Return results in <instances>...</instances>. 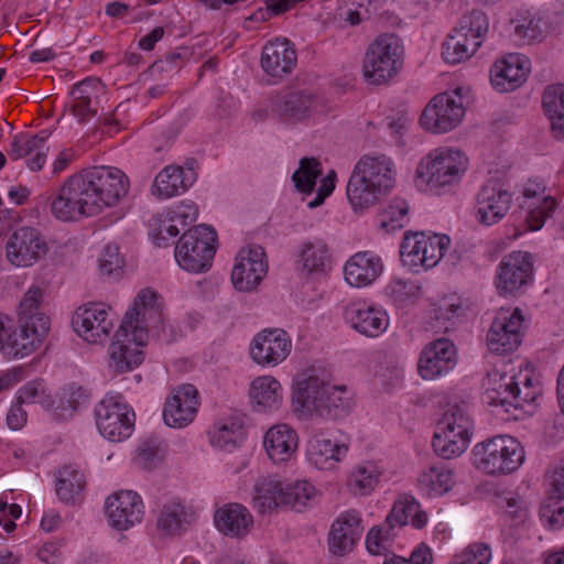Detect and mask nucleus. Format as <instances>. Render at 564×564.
Masks as SVG:
<instances>
[{"label":"nucleus","mask_w":564,"mask_h":564,"mask_svg":"<svg viewBox=\"0 0 564 564\" xmlns=\"http://www.w3.org/2000/svg\"><path fill=\"white\" fill-rule=\"evenodd\" d=\"M500 322L496 329V417L503 421L519 420L525 404L535 401L539 388L531 377L520 369V365L511 355L522 341L524 316L522 310L516 307L511 313L501 307L496 313Z\"/></svg>","instance_id":"obj_1"},{"label":"nucleus","mask_w":564,"mask_h":564,"mask_svg":"<svg viewBox=\"0 0 564 564\" xmlns=\"http://www.w3.org/2000/svg\"><path fill=\"white\" fill-rule=\"evenodd\" d=\"M355 403V391L350 387L311 372L297 375L292 384L291 406L300 419L319 415L339 420L352 411Z\"/></svg>","instance_id":"obj_2"},{"label":"nucleus","mask_w":564,"mask_h":564,"mask_svg":"<svg viewBox=\"0 0 564 564\" xmlns=\"http://www.w3.org/2000/svg\"><path fill=\"white\" fill-rule=\"evenodd\" d=\"M469 169L467 153L458 147L432 149L417 163L414 185L422 193L441 194L457 186Z\"/></svg>","instance_id":"obj_3"},{"label":"nucleus","mask_w":564,"mask_h":564,"mask_svg":"<svg viewBox=\"0 0 564 564\" xmlns=\"http://www.w3.org/2000/svg\"><path fill=\"white\" fill-rule=\"evenodd\" d=\"M405 63L403 40L394 33H382L367 46L361 75L370 86H387L402 73Z\"/></svg>","instance_id":"obj_4"},{"label":"nucleus","mask_w":564,"mask_h":564,"mask_svg":"<svg viewBox=\"0 0 564 564\" xmlns=\"http://www.w3.org/2000/svg\"><path fill=\"white\" fill-rule=\"evenodd\" d=\"M95 216L119 206L128 196L130 180L115 166H94L77 172Z\"/></svg>","instance_id":"obj_5"},{"label":"nucleus","mask_w":564,"mask_h":564,"mask_svg":"<svg viewBox=\"0 0 564 564\" xmlns=\"http://www.w3.org/2000/svg\"><path fill=\"white\" fill-rule=\"evenodd\" d=\"M44 294V288L33 283L17 307V324L13 323V333L28 356L42 347L51 329L50 317L40 311Z\"/></svg>","instance_id":"obj_6"},{"label":"nucleus","mask_w":564,"mask_h":564,"mask_svg":"<svg viewBox=\"0 0 564 564\" xmlns=\"http://www.w3.org/2000/svg\"><path fill=\"white\" fill-rule=\"evenodd\" d=\"M470 97V88L467 86H457L436 94L421 113V127L433 134H444L457 129L466 116Z\"/></svg>","instance_id":"obj_7"},{"label":"nucleus","mask_w":564,"mask_h":564,"mask_svg":"<svg viewBox=\"0 0 564 564\" xmlns=\"http://www.w3.org/2000/svg\"><path fill=\"white\" fill-rule=\"evenodd\" d=\"M473 435L474 425L469 415L463 409L453 406L436 421L431 445L438 457L454 459L467 451Z\"/></svg>","instance_id":"obj_8"},{"label":"nucleus","mask_w":564,"mask_h":564,"mask_svg":"<svg viewBox=\"0 0 564 564\" xmlns=\"http://www.w3.org/2000/svg\"><path fill=\"white\" fill-rule=\"evenodd\" d=\"M489 29L487 15L474 10L462 17L442 45L445 63L456 65L469 59L481 46Z\"/></svg>","instance_id":"obj_9"},{"label":"nucleus","mask_w":564,"mask_h":564,"mask_svg":"<svg viewBox=\"0 0 564 564\" xmlns=\"http://www.w3.org/2000/svg\"><path fill=\"white\" fill-rule=\"evenodd\" d=\"M274 117L289 127H310L327 116L325 101L310 90L280 93L273 101Z\"/></svg>","instance_id":"obj_10"},{"label":"nucleus","mask_w":564,"mask_h":564,"mask_svg":"<svg viewBox=\"0 0 564 564\" xmlns=\"http://www.w3.org/2000/svg\"><path fill=\"white\" fill-rule=\"evenodd\" d=\"M351 444V436L341 430L317 431L305 443V462L318 471H337L347 459Z\"/></svg>","instance_id":"obj_11"},{"label":"nucleus","mask_w":564,"mask_h":564,"mask_svg":"<svg viewBox=\"0 0 564 564\" xmlns=\"http://www.w3.org/2000/svg\"><path fill=\"white\" fill-rule=\"evenodd\" d=\"M216 250L215 229L198 225L183 234L175 246L174 257L181 269L191 273H203L210 269Z\"/></svg>","instance_id":"obj_12"},{"label":"nucleus","mask_w":564,"mask_h":564,"mask_svg":"<svg viewBox=\"0 0 564 564\" xmlns=\"http://www.w3.org/2000/svg\"><path fill=\"white\" fill-rule=\"evenodd\" d=\"M449 245L446 235L406 232L400 247L402 264L414 273L427 271L441 261Z\"/></svg>","instance_id":"obj_13"},{"label":"nucleus","mask_w":564,"mask_h":564,"mask_svg":"<svg viewBox=\"0 0 564 564\" xmlns=\"http://www.w3.org/2000/svg\"><path fill=\"white\" fill-rule=\"evenodd\" d=\"M129 322L120 323L107 348V362L115 375L137 369L144 360L148 333L129 328Z\"/></svg>","instance_id":"obj_14"},{"label":"nucleus","mask_w":564,"mask_h":564,"mask_svg":"<svg viewBox=\"0 0 564 564\" xmlns=\"http://www.w3.org/2000/svg\"><path fill=\"white\" fill-rule=\"evenodd\" d=\"M115 326L112 310L102 302L82 304L72 315L73 330L88 345L102 346L116 332Z\"/></svg>","instance_id":"obj_15"},{"label":"nucleus","mask_w":564,"mask_h":564,"mask_svg":"<svg viewBox=\"0 0 564 564\" xmlns=\"http://www.w3.org/2000/svg\"><path fill=\"white\" fill-rule=\"evenodd\" d=\"M96 426L110 442H123L134 430V412L120 394H107L95 408Z\"/></svg>","instance_id":"obj_16"},{"label":"nucleus","mask_w":564,"mask_h":564,"mask_svg":"<svg viewBox=\"0 0 564 564\" xmlns=\"http://www.w3.org/2000/svg\"><path fill=\"white\" fill-rule=\"evenodd\" d=\"M48 250V243L42 232L30 226H22L12 231L4 243L6 260L15 269L32 268L46 257Z\"/></svg>","instance_id":"obj_17"},{"label":"nucleus","mask_w":564,"mask_h":564,"mask_svg":"<svg viewBox=\"0 0 564 564\" xmlns=\"http://www.w3.org/2000/svg\"><path fill=\"white\" fill-rule=\"evenodd\" d=\"M77 173L68 176L51 197L50 210L54 218L64 223L78 221L95 217L93 208L85 196Z\"/></svg>","instance_id":"obj_18"},{"label":"nucleus","mask_w":564,"mask_h":564,"mask_svg":"<svg viewBox=\"0 0 564 564\" xmlns=\"http://www.w3.org/2000/svg\"><path fill=\"white\" fill-rule=\"evenodd\" d=\"M292 338L282 328H264L249 344L250 359L261 368H274L283 364L292 351Z\"/></svg>","instance_id":"obj_19"},{"label":"nucleus","mask_w":564,"mask_h":564,"mask_svg":"<svg viewBox=\"0 0 564 564\" xmlns=\"http://www.w3.org/2000/svg\"><path fill=\"white\" fill-rule=\"evenodd\" d=\"M533 273L531 254L525 251H513L500 261L496 288L502 295L518 297L533 282Z\"/></svg>","instance_id":"obj_20"},{"label":"nucleus","mask_w":564,"mask_h":564,"mask_svg":"<svg viewBox=\"0 0 564 564\" xmlns=\"http://www.w3.org/2000/svg\"><path fill=\"white\" fill-rule=\"evenodd\" d=\"M145 507L142 497L133 490L121 489L105 501V516L109 527L128 531L143 521Z\"/></svg>","instance_id":"obj_21"},{"label":"nucleus","mask_w":564,"mask_h":564,"mask_svg":"<svg viewBox=\"0 0 564 564\" xmlns=\"http://www.w3.org/2000/svg\"><path fill=\"white\" fill-rule=\"evenodd\" d=\"M299 447V433L289 423H274L263 433L262 449L267 458L275 466H284L294 460Z\"/></svg>","instance_id":"obj_22"},{"label":"nucleus","mask_w":564,"mask_h":564,"mask_svg":"<svg viewBox=\"0 0 564 564\" xmlns=\"http://www.w3.org/2000/svg\"><path fill=\"white\" fill-rule=\"evenodd\" d=\"M268 272L264 249L260 246L242 248L231 272V282L236 290L249 292L260 284Z\"/></svg>","instance_id":"obj_23"},{"label":"nucleus","mask_w":564,"mask_h":564,"mask_svg":"<svg viewBox=\"0 0 564 564\" xmlns=\"http://www.w3.org/2000/svg\"><path fill=\"white\" fill-rule=\"evenodd\" d=\"M164 300L153 289L140 290L121 323L130 322L129 328L140 329L149 334V327L161 325L164 321Z\"/></svg>","instance_id":"obj_24"},{"label":"nucleus","mask_w":564,"mask_h":564,"mask_svg":"<svg viewBox=\"0 0 564 564\" xmlns=\"http://www.w3.org/2000/svg\"><path fill=\"white\" fill-rule=\"evenodd\" d=\"M199 405V393L193 384L178 386L165 401L164 422L172 427H185L196 417Z\"/></svg>","instance_id":"obj_25"},{"label":"nucleus","mask_w":564,"mask_h":564,"mask_svg":"<svg viewBox=\"0 0 564 564\" xmlns=\"http://www.w3.org/2000/svg\"><path fill=\"white\" fill-rule=\"evenodd\" d=\"M344 318L356 332L371 338L383 334L390 324L386 310L364 301L349 303L345 308Z\"/></svg>","instance_id":"obj_26"},{"label":"nucleus","mask_w":564,"mask_h":564,"mask_svg":"<svg viewBox=\"0 0 564 564\" xmlns=\"http://www.w3.org/2000/svg\"><path fill=\"white\" fill-rule=\"evenodd\" d=\"M457 364V351L448 339H436L421 352L417 362L419 375L424 380H435L452 371Z\"/></svg>","instance_id":"obj_27"},{"label":"nucleus","mask_w":564,"mask_h":564,"mask_svg":"<svg viewBox=\"0 0 564 564\" xmlns=\"http://www.w3.org/2000/svg\"><path fill=\"white\" fill-rule=\"evenodd\" d=\"M354 172L386 195L394 187L398 174L392 158L383 153L362 155L356 163Z\"/></svg>","instance_id":"obj_28"},{"label":"nucleus","mask_w":564,"mask_h":564,"mask_svg":"<svg viewBox=\"0 0 564 564\" xmlns=\"http://www.w3.org/2000/svg\"><path fill=\"white\" fill-rule=\"evenodd\" d=\"M364 531L362 517L358 510L348 509L338 514L330 525L328 549L334 555L351 552Z\"/></svg>","instance_id":"obj_29"},{"label":"nucleus","mask_w":564,"mask_h":564,"mask_svg":"<svg viewBox=\"0 0 564 564\" xmlns=\"http://www.w3.org/2000/svg\"><path fill=\"white\" fill-rule=\"evenodd\" d=\"M297 63L294 44L286 37H275L262 48L260 64L263 72L278 80L291 74Z\"/></svg>","instance_id":"obj_30"},{"label":"nucleus","mask_w":564,"mask_h":564,"mask_svg":"<svg viewBox=\"0 0 564 564\" xmlns=\"http://www.w3.org/2000/svg\"><path fill=\"white\" fill-rule=\"evenodd\" d=\"M248 398L253 412L273 414L283 406L284 388L273 375H260L251 380L248 388Z\"/></svg>","instance_id":"obj_31"},{"label":"nucleus","mask_w":564,"mask_h":564,"mask_svg":"<svg viewBox=\"0 0 564 564\" xmlns=\"http://www.w3.org/2000/svg\"><path fill=\"white\" fill-rule=\"evenodd\" d=\"M198 218V207L192 200H181L159 214L160 226L154 236L158 247H164L170 239L178 236L180 231L195 223Z\"/></svg>","instance_id":"obj_32"},{"label":"nucleus","mask_w":564,"mask_h":564,"mask_svg":"<svg viewBox=\"0 0 564 564\" xmlns=\"http://www.w3.org/2000/svg\"><path fill=\"white\" fill-rule=\"evenodd\" d=\"M197 520L193 506L172 497L165 499L158 512L156 528L164 535L177 536L186 532Z\"/></svg>","instance_id":"obj_33"},{"label":"nucleus","mask_w":564,"mask_h":564,"mask_svg":"<svg viewBox=\"0 0 564 564\" xmlns=\"http://www.w3.org/2000/svg\"><path fill=\"white\" fill-rule=\"evenodd\" d=\"M214 523L223 535L242 540L253 530L254 518L245 505L228 502L215 511Z\"/></svg>","instance_id":"obj_34"},{"label":"nucleus","mask_w":564,"mask_h":564,"mask_svg":"<svg viewBox=\"0 0 564 564\" xmlns=\"http://www.w3.org/2000/svg\"><path fill=\"white\" fill-rule=\"evenodd\" d=\"M193 167L171 164L154 177L151 194L158 199H169L185 193L196 181Z\"/></svg>","instance_id":"obj_35"},{"label":"nucleus","mask_w":564,"mask_h":564,"mask_svg":"<svg viewBox=\"0 0 564 564\" xmlns=\"http://www.w3.org/2000/svg\"><path fill=\"white\" fill-rule=\"evenodd\" d=\"M381 258L371 251H359L352 254L344 265L346 282L355 288L371 285L382 273Z\"/></svg>","instance_id":"obj_36"},{"label":"nucleus","mask_w":564,"mask_h":564,"mask_svg":"<svg viewBox=\"0 0 564 564\" xmlns=\"http://www.w3.org/2000/svg\"><path fill=\"white\" fill-rule=\"evenodd\" d=\"M247 435L243 421L237 416L221 419L208 430V440L212 447L226 453H232L241 447L247 440Z\"/></svg>","instance_id":"obj_37"},{"label":"nucleus","mask_w":564,"mask_h":564,"mask_svg":"<svg viewBox=\"0 0 564 564\" xmlns=\"http://www.w3.org/2000/svg\"><path fill=\"white\" fill-rule=\"evenodd\" d=\"M496 91H513L525 82L529 61L521 54L511 53L496 62Z\"/></svg>","instance_id":"obj_38"},{"label":"nucleus","mask_w":564,"mask_h":564,"mask_svg":"<svg viewBox=\"0 0 564 564\" xmlns=\"http://www.w3.org/2000/svg\"><path fill=\"white\" fill-rule=\"evenodd\" d=\"M455 471L443 464H434L421 470L416 479L420 492L436 498L449 492L456 485Z\"/></svg>","instance_id":"obj_39"},{"label":"nucleus","mask_w":564,"mask_h":564,"mask_svg":"<svg viewBox=\"0 0 564 564\" xmlns=\"http://www.w3.org/2000/svg\"><path fill=\"white\" fill-rule=\"evenodd\" d=\"M251 503L260 514H269L285 507V485L275 477H262L253 486Z\"/></svg>","instance_id":"obj_40"},{"label":"nucleus","mask_w":564,"mask_h":564,"mask_svg":"<svg viewBox=\"0 0 564 564\" xmlns=\"http://www.w3.org/2000/svg\"><path fill=\"white\" fill-rule=\"evenodd\" d=\"M384 475L380 460L367 459L354 466L347 475V487L356 496H369Z\"/></svg>","instance_id":"obj_41"},{"label":"nucleus","mask_w":564,"mask_h":564,"mask_svg":"<svg viewBox=\"0 0 564 564\" xmlns=\"http://www.w3.org/2000/svg\"><path fill=\"white\" fill-rule=\"evenodd\" d=\"M99 90L100 83L94 78H86L73 87L70 112L79 122H87L97 115Z\"/></svg>","instance_id":"obj_42"},{"label":"nucleus","mask_w":564,"mask_h":564,"mask_svg":"<svg viewBox=\"0 0 564 564\" xmlns=\"http://www.w3.org/2000/svg\"><path fill=\"white\" fill-rule=\"evenodd\" d=\"M346 193L350 207L356 214H364L386 195L382 192H378L377 187H373V185L365 181L354 171L349 177Z\"/></svg>","instance_id":"obj_43"},{"label":"nucleus","mask_w":564,"mask_h":564,"mask_svg":"<svg viewBox=\"0 0 564 564\" xmlns=\"http://www.w3.org/2000/svg\"><path fill=\"white\" fill-rule=\"evenodd\" d=\"M542 104L551 120L554 137L564 139V85L549 86L543 94Z\"/></svg>","instance_id":"obj_44"},{"label":"nucleus","mask_w":564,"mask_h":564,"mask_svg":"<svg viewBox=\"0 0 564 564\" xmlns=\"http://www.w3.org/2000/svg\"><path fill=\"white\" fill-rule=\"evenodd\" d=\"M300 264L308 273H324L330 264L326 243L321 240L304 242L300 249Z\"/></svg>","instance_id":"obj_45"},{"label":"nucleus","mask_w":564,"mask_h":564,"mask_svg":"<svg viewBox=\"0 0 564 564\" xmlns=\"http://www.w3.org/2000/svg\"><path fill=\"white\" fill-rule=\"evenodd\" d=\"M499 453L502 474L517 470L524 460V451L518 440L509 435H496V454Z\"/></svg>","instance_id":"obj_46"},{"label":"nucleus","mask_w":564,"mask_h":564,"mask_svg":"<svg viewBox=\"0 0 564 564\" xmlns=\"http://www.w3.org/2000/svg\"><path fill=\"white\" fill-rule=\"evenodd\" d=\"M319 490L306 479L295 480L285 485V507L296 511L312 506L317 501Z\"/></svg>","instance_id":"obj_47"},{"label":"nucleus","mask_w":564,"mask_h":564,"mask_svg":"<svg viewBox=\"0 0 564 564\" xmlns=\"http://www.w3.org/2000/svg\"><path fill=\"white\" fill-rule=\"evenodd\" d=\"M85 486L84 475L70 466H64L58 471L56 494L66 503L75 502Z\"/></svg>","instance_id":"obj_48"},{"label":"nucleus","mask_w":564,"mask_h":564,"mask_svg":"<svg viewBox=\"0 0 564 564\" xmlns=\"http://www.w3.org/2000/svg\"><path fill=\"white\" fill-rule=\"evenodd\" d=\"M496 508L500 510L501 518L513 525L524 523L529 517V503L517 494H496Z\"/></svg>","instance_id":"obj_49"},{"label":"nucleus","mask_w":564,"mask_h":564,"mask_svg":"<svg viewBox=\"0 0 564 564\" xmlns=\"http://www.w3.org/2000/svg\"><path fill=\"white\" fill-rule=\"evenodd\" d=\"M384 295L398 307L415 303L422 295L421 286L411 280L392 279L384 288Z\"/></svg>","instance_id":"obj_50"},{"label":"nucleus","mask_w":564,"mask_h":564,"mask_svg":"<svg viewBox=\"0 0 564 564\" xmlns=\"http://www.w3.org/2000/svg\"><path fill=\"white\" fill-rule=\"evenodd\" d=\"M408 214L409 206L404 199H392L378 214L380 228L386 232H392L405 227L409 221Z\"/></svg>","instance_id":"obj_51"},{"label":"nucleus","mask_w":564,"mask_h":564,"mask_svg":"<svg viewBox=\"0 0 564 564\" xmlns=\"http://www.w3.org/2000/svg\"><path fill=\"white\" fill-rule=\"evenodd\" d=\"M398 528L388 522H384L371 528L366 536V547L372 555H382L392 547L393 541L397 536Z\"/></svg>","instance_id":"obj_52"},{"label":"nucleus","mask_w":564,"mask_h":564,"mask_svg":"<svg viewBox=\"0 0 564 564\" xmlns=\"http://www.w3.org/2000/svg\"><path fill=\"white\" fill-rule=\"evenodd\" d=\"M514 24L513 31L517 37L527 43L542 41L545 30L542 26V18L530 12L518 13L514 19L510 20Z\"/></svg>","instance_id":"obj_53"},{"label":"nucleus","mask_w":564,"mask_h":564,"mask_svg":"<svg viewBox=\"0 0 564 564\" xmlns=\"http://www.w3.org/2000/svg\"><path fill=\"white\" fill-rule=\"evenodd\" d=\"M322 174V164L314 158H303L292 180L296 189L303 194H311L316 185V180Z\"/></svg>","instance_id":"obj_54"},{"label":"nucleus","mask_w":564,"mask_h":564,"mask_svg":"<svg viewBox=\"0 0 564 564\" xmlns=\"http://www.w3.org/2000/svg\"><path fill=\"white\" fill-rule=\"evenodd\" d=\"M48 137L50 132L44 130L33 135L26 133L15 135L9 151L10 159L20 160L32 155L37 150L46 149L45 142Z\"/></svg>","instance_id":"obj_55"},{"label":"nucleus","mask_w":564,"mask_h":564,"mask_svg":"<svg viewBox=\"0 0 564 564\" xmlns=\"http://www.w3.org/2000/svg\"><path fill=\"white\" fill-rule=\"evenodd\" d=\"M0 354L9 359L29 357L14 337L13 319L3 313H0Z\"/></svg>","instance_id":"obj_56"},{"label":"nucleus","mask_w":564,"mask_h":564,"mask_svg":"<svg viewBox=\"0 0 564 564\" xmlns=\"http://www.w3.org/2000/svg\"><path fill=\"white\" fill-rule=\"evenodd\" d=\"M492 552L489 544L474 542L456 552L448 564H489Z\"/></svg>","instance_id":"obj_57"},{"label":"nucleus","mask_w":564,"mask_h":564,"mask_svg":"<svg viewBox=\"0 0 564 564\" xmlns=\"http://www.w3.org/2000/svg\"><path fill=\"white\" fill-rule=\"evenodd\" d=\"M539 516L550 530H560L564 527V498L552 495L542 503Z\"/></svg>","instance_id":"obj_58"},{"label":"nucleus","mask_w":564,"mask_h":564,"mask_svg":"<svg viewBox=\"0 0 564 564\" xmlns=\"http://www.w3.org/2000/svg\"><path fill=\"white\" fill-rule=\"evenodd\" d=\"M527 225L532 231L543 227L545 220L552 217L556 209V200L552 196L543 197L538 204H528Z\"/></svg>","instance_id":"obj_59"},{"label":"nucleus","mask_w":564,"mask_h":564,"mask_svg":"<svg viewBox=\"0 0 564 564\" xmlns=\"http://www.w3.org/2000/svg\"><path fill=\"white\" fill-rule=\"evenodd\" d=\"M124 267V257L117 243H108L98 258V268L101 275H119Z\"/></svg>","instance_id":"obj_60"},{"label":"nucleus","mask_w":564,"mask_h":564,"mask_svg":"<svg viewBox=\"0 0 564 564\" xmlns=\"http://www.w3.org/2000/svg\"><path fill=\"white\" fill-rule=\"evenodd\" d=\"M415 509H417V500L413 496H400L387 516L388 522L401 529L411 521L413 510Z\"/></svg>","instance_id":"obj_61"},{"label":"nucleus","mask_w":564,"mask_h":564,"mask_svg":"<svg viewBox=\"0 0 564 564\" xmlns=\"http://www.w3.org/2000/svg\"><path fill=\"white\" fill-rule=\"evenodd\" d=\"M475 217L485 226H490L494 220V183L491 181H488L477 194Z\"/></svg>","instance_id":"obj_62"},{"label":"nucleus","mask_w":564,"mask_h":564,"mask_svg":"<svg viewBox=\"0 0 564 564\" xmlns=\"http://www.w3.org/2000/svg\"><path fill=\"white\" fill-rule=\"evenodd\" d=\"M88 402V394L82 387L69 386L63 390L59 399V415L62 417L72 416L77 410L85 406Z\"/></svg>","instance_id":"obj_63"},{"label":"nucleus","mask_w":564,"mask_h":564,"mask_svg":"<svg viewBox=\"0 0 564 564\" xmlns=\"http://www.w3.org/2000/svg\"><path fill=\"white\" fill-rule=\"evenodd\" d=\"M471 465L481 474H494L492 440L479 442L474 445L470 453Z\"/></svg>","instance_id":"obj_64"}]
</instances>
